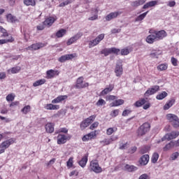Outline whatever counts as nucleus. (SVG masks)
<instances>
[{
	"instance_id": "nucleus-1",
	"label": "nucleus",
	"mask_w": 179,
	"mask_h": 179,
	"mask_svg": "<svg viewBox=\"0 0 179 179\" xmlns=\"http://www.w3.org/2000/svg\"><path fill=\"white\" fill-rule=\"evenodd\" d=\"M150 34L146 38V42L148 44H153L156 41H160L165 37H167V32L164 30L161 31H150Z\"/></svg>"
},
{
	"instance_id": "nucleus-2",
	"label": "nucleus",
	"mask_w": 179,
	"mask_h": 179,
	"mask_svg": "<svg viewBox=\"0 0 179 179\" xmlns=\"http://www.w3.org/2000/svg\"><path fill=\"white\" fill-rule=\"evenodd\" d=\"M90 171H94L96 174H99L103 171V169L101 168L100 165L99 164V161L94 159L90 162Z\"/></svg>"
},
{
	"instance_id": "nucleus-3",
	"label": "nucleus",
	"mask_w": 179,
	"mask_h": 179,
	"mask_svg": "<svg viewBox=\"0 0 179 179\" xmlns=\"http://www.w3.org/2000/svg\"><path fill=\"white\" fill-rule=\"evenodd\" d=\"M13 143H15L14 138H9L8 140L3 141L0 144V155L5 153V151L9 148V146H10V145H13Z\"/></svg>"
},
{
	"instance_id": "nucleus-4",
	"label": "nucleus",
	"mask_w": 179,
	"mask_h": 179,
	"mask_svg": "<svg viewBox=\"0 0 179 179\" xmlns=\"http://www.w3.org/2000/svg\"><path fill=\"white\" fill-rule=\"evenodd\" d=\"M166 118L168 120H169L173 128L179 127V118L177 115L169 113L166 115Z\"/></svg>"
},
{
	"instance_id": "nucleus-5",
	"label": "nucleus",
	"mask_w": 179,
	"mask_h": 179,
	"mask_svg": "<svg viewBox=\"0 0 179 179\" xmlns=\"http://www.w3.org/2000/svg\"><path fill=\"white\" fill-rule=\"evenodd\" d=\"M150 129V124L148 122L143 123L138 129V136H143L146 134V132L149 131Z\"/></svg>"
},
{
	"instance_id": "nucleus-6",
	"label": "nucleus",
	"mask_w": 179,
	"mask_h": 179,
	"mask_svg": "<svg viewBox=\"0 0 179 179\" xmlns=\"http://www.w3.org/2000/svg\"><path fill=\"white\" fill-rule=\"evenodd\" d=\"M179 136V131H173L171 133H168L164 135L162 138V142H164V141H171L172 139H176V138Z\"/></svg>"
},
{
	"instance_id": "nucleus-7",
	"label": "nucleus",
	"mask_w": 179,
	"mask_h": 179,
	"mask_svg": "<svg viewBox=\"0 0 179 179\" xmlns=\"http://www.w3.org/2000/svg\"><path fill=\"white\" fill-rule=\"evenodd\" d=\"M78 57V55L76 53H72V54H69V55H64L60 57L58 59L59 62L64 63L66 61H69L71 59H73V58H76Z\"/></svg>"
},
{
	"instance_id": "nucleus-8",
	"label": "nucleus",
	"mask_w": 179,
	"mask_h": 179,
	"mask_svg": "<svg viewBox=\"0 0 179 179\" xmlns=\"http://www.w3.org/2000/svg\"><path fill=\"white\" fill-rule=\"evenodd\" d=\"M160 90V87L159 85H154L151 88H149L144 94V96L145 97H148L149 96H152V94H155L157 92H159Z\"/></svg>"
},
{
	"instance_id": "nucleus-9",
	"label": "nucleus",
	"mask_w": 179,
	"mask_h": 179,
	"mask_svg": "<svg viewBox=\"0 0 179 179\" xmlns=\"http://www.w3.org/2000/svg\"><path fill=\"white\" fill-rule=\"evenodd\" d=\"M84 79L85 78L83 77H80L77 79L76 85V87L77 89H83L89 86V83H83Z\"/></svg>"
},
{
	"instance_id": "nucleus-10",
	"label": "nucleus",
	"mask_w": 179,
	"mask_h": 179,
	"mask_svg": "<svg viewBox=\"0 0 179 179\" xmlns=\"http://www.w3.org/2000/svg\"><path fill=\"white\" fill-rule=\"evenodd\" d=\"M122 12L121 11H115L112 12L109 14H108L106 17L105 19L106 22H110V20H113V19H116V17H118L120 15H122Z\"/></svg>"
},
{
	"instance_id": "nucleus-11",
	"label": "nucleus",
	"mask_w": 179,
	"mask_h": 179,
	"mask_svg": "<svg viewBox=\"0 0 179 179\" xmlns=\"http://www.w3.org/2000/svg\"><path fill=\"white\" fill-rule=\"evenodd\" d=\"M68 139H71V137L65 134H59L57 136V145H64V143H66Z\"/></svg>"
},
{
	"instance_id": "nucleus-12",
	"label": "nucleus",
	"mask_w": 179,
	"mask_h": 179,
	"mask_svg": "<svg viewBox=\"0 0 179 179\" xmlns=\"http://www.w3.org/2000/svg\"><path fill=\"white\" fill-rule=\"evenodd\" d=\"M82 36H83V34H82V32H78L74 36H72L71 38H70L66 42L67 45H71L73 44L75 41H78V40H79V38H80Z\"/></svg>"
},
{
	"instance_id": "nucleus-13",
	"label": "nucleus",
	"mask_w": 179,
	"mask_h": 179,
	"mask_svg": "<svg viewBox=\"0 0 179 179\" xmlns=\"http://www.w3.org/2000/svg\"><path fill=\"white\" fill-rule=\"evenodd\" d=\"M43 47H45V44L43 43H38L31 45L27 48V50H30L31 51H36L37 50H40V48H43Z\"/></svg>"
},
{
	"instance_id": "nucleus-14",
	"label": "nucleus",
	"mask_w": 179,
	"mask_h": 179,
	"mask_svg": "<svg viewBox=\"0 0 179 179\" xmlns=\"http://www.w3.org/2000/svg\"><path fill=\"white\" fill-rule=\"evenodd\" d=\"M55 75H59V71L57 70L50 69L46 71V79H52Z\"/></svg>"
},
{
	"instance_id": "nucleus-15",
	"label": "nucleus",
	"mask_w": 179,
	"mask_h": 179,
	"mask_svg": "<svg viewBox=\"0 0 179 179\" xmlns=\"http://www.w3.org/2000/svg\"><path fill=\"white\" fill-rule=\"evenodd\" d=\"M66 99H68L67 95H60L52 100V104H58L59 103H62V101H64V100H66Z\"/></svg>"
},
{
	"instance_id": "nucleus-16",
	"label": "nucleus",
	"mask_w": 179,
	"mask_h": 179,
	"mask_svg": "<svg viewBox=\"0 0 179 179\" xmlns=\"http://www.w3.org/2000/svg\"><path fill=\"white\" fill-rule=\"evenodd\" d=\"M123 169L129 173H132V171H136V170H138V167L130 164H124Z\"/></svg>"
},
{
	"instance_id": "nucleus-17",
	"label": "nucleus",
	"mask_w": 179,
	"mask_h": 179,
	"mask_svg": "<svg viewBox=\"0 0 179 179\" xmlns=\"http://www.w3.org/2000/svg\"><path fill=\"white\" fill-rule=\"evenodd\" d=\"M139 163L141 166H146L149 163V155H143L139 160Z\"/></svg>"
},
{
	"instance_id": "nucleus-18",
	"label": "nucleus",
	"mask_w": 179,
	"mask_h": 179,
	"mask_svg": "<svg viewBox=\"0 0 179 179\" xmlns=\"http://www.w3.org/2000/svg\"><path fill=\"white\" fill-rule=\"evenodd\" d=\"M92 15H94L89 17L88 20H97V19L99 18V9L98 8H92Z\"/></svg>"
},
{
	"instance_id": "nucleus-19",
	"label": "nucleus",
	"mask_w": 179,
	"mask_h": 179,
	"mask_svg": "<svg viewBox=\"0 0 179 179\" xmlns=\"http://www.w3.org/2000/svg\"><path fill=\"white\" fill-rule=\"evenodd\" d=\"M54 22H55V18H54V17H49L45 19V20L43 22V24H45V26H48V27H50L52 26Z\"/></svg>"
},
{
	"instance_id": "nucleus-20",
	"label": "nucleus",
	"mask_w": 179,
	"mask_h": 179,
	"mask_svg": "<svg viewBox=\"0 0 179 179\" xmlns=\"http://www.w3.org/2000/svg\"><path fill=\"white\" fill-rule=\"evenodd\" d=\"M45 131L48 134L54 132V123L48 122L45 125Z\"/></svg>"
},
{
	"instance_id": "nucleus-21",
	"label": "nucleus",
	"mask_w": 179,
	"mask_h": 179,
	"mask_svg": "<svg viewBox=\"0 0 179 179\" xmlns=\"http://www.w3.org/2000/svg\"><path fill=\"white\" fill-rule=\"evenodd\" d=\"M45 110H59V105H54L52 103H48L44 105Z\"/></svg>"
},
{
	"instance_id": "nucleus-22",
	"label": "nucleus",
	"mask_w": 179,
	"mask_h": 179,
	"mask_svg": "<svg viewBox=\"0 0 179 179\" xmlns=\"http://www.w3.org/2000/svg\"><path fill=\"white\" fill-rule=\"evenodd\" d=\"M173 148H176L174 141H171L163 148V150L164 152H167L168 150H171V149H173Z\"/></svg>"
},
{
	"instance_id": "nucleus-23",
	"label": "nucleus",
	"mask_w": 179,
	"mask_h": 179,
	"mask_svg": "<svg viewBox=\"0 0 179 179\" xmlns=\"http://www.w3.org/2000/svg\"><path fill=\"white\" fill-rule=\"evenodd\" d=\"M116 76H121L122 75V64H117L115 69Z\"/></svg>"
},
{
	"instance_id": "nucleus-24",
	"label": "nucleus",
	"mask_w": 179,
	"mask_h": 179,
	"mask_svg": "<svg viewBox=\"0 0 179 179\" xmlns=\"http://www.w3.org/2000/svg\"><path fill=\"white\" fill-rule=\"evenodd\" d=\"M87 157H89V155L86 154L82 159L81 160L79 161L78 164L80 167H85L86 164H87Z\"/></svg>"
},
{
	"instance_id": "nucleus-25",
	"label": "nucleus",
	"mask_w": 179,
	"mask_h": 179,
	"mask_svg": "<svg viewBox=\"0 0 179 179\" xmlns=\"http://www.w3.org/2000/svg\"><path fill=\"white\" fill-rule=\"evenodd\" d=\"M113 89H114V86L113 85H109L108 87L105 88L100 93V96H106V94H108L110 92H113Z\"/></svg>"
},
{
	"instance_id": "nucleus-26",
	"label": "nucleus",
	"mask_w": 179,
	"mask_h": 179,
	"mask_svg": "<svg viewBox=\"0 0 179 179\" xmlns=\"http://www.w3.org/2000/svg\"><path fill=\"white\" fill-rule=\"evenodd\" d=\"M146 2V0H136L131 3V6L133 8H138V6H141V5H143Z\"/></svg>"
},
{
	"instance_id": "nucleus-27",
	"label": "nucleus",
	"mask_w": 179,
	"mask_h": 179,
	"mask_svg": "<svg viewBox=\"0 0 179 179\" xmlns=\"http://www.w3.org/2000/svg\"><path fill=\"white\" fill-rule=\"evenodd\" d=\"M157 5V1H151L146 3L143 6V9H148V8H153V6H156Z\"/></svg>"
},
{
	"instance_id": "nucleus-28",
	"label": "nucleus",
	"mask_w": 179,
	"mask_h": 179,
	"mask_svg": "<svg viewBox=\"0 0 179 179\" xmlns=\"http://www.w3.org/2000/svg\"><path fill=\"white\" fill-rule=\"evenodd\" d=\"M123 103H124V100L117 99V100H115V101L112 102L110 104V107H118V106H122Z\"/></svg>"
},
{
	"instance_id": "nucleus-29",
	"label": "nucleus",
	"mask_w": 179,
	"mask_h": 179,
	"mask_svg": "<svg viewBox=\"0 0 179 179\" xmlns=\"http://www.w3.org/2000/svg\"><path fill=\"white\" fill-rule=\"evenodd\" d=\"M20 69H21L20 66H15L8 69L7 72L8 73H10V74L19 73V72H20Z\"/></svg>"
},
{
	"instance_id": "nucleus-30",
	"label": "nucleus",
	"mask_w": 179,
	"mask_h": 179,
	"mask_svg": "<svg viewBox=\"0 0 179 179\" xmlns=\"http://www.w3.org/2000/svg\"><path fill=\"white\" fill-rule=\"evenodd\" d=\"M65 34H66V29H62L57 31L56 37H57V38H61V37H64Z\"/></svg>"
},
{
	"instance_id": "nucleus-31",
	"label": "nucleus",
	"mask_w": 179,
	"mask_h": 179,
	"mask_svg": "<svg viewBox=\"0 0 179 179\" xmlns=\"http://www.w3.org/2000/svg\"><path fill=\"white\" fill-rule=\"evenodd\" d=\"M174 103H176V100L174 99H171L169 102H167L164 106V110H169L171 107H173L174 106Z\"/></svg>"
},
{
	"instance_id": "nucleus-32",
	"label": "nucleus",
	"mask_w": 179,
	"mask_h": 179,
	"mask_svg": "<svg viewBox=\"0 0 179 179\" xmlns=\"http://www.w3.org/2000/svg\"><path fill=\"white\" fill-rule=\"evenodd\" d=\"M113 138H105L104 140L100 141L101 145H102V146H106L107 145H110L112 142H113Z\"/></svg>"
},
{
	"instance_id": "nucleus-33",
	"label": "nucleus",
	"mask_w": 179,
	"mask_h": 179,
	"mask_svg": "<svg viewBox=\"0 0 179 179\" xmlns=\"http://www.w3.org/2000/svg\"><path fill=\"white\" fill-rule=\"evenodd\" d=\"M148 13H149V11H147L145 13H143V14H141L136 18V22H142L145 17H146Z\"/></svg>"
},
{
	"instance_id": "nucleus-34",
	"label": "nucleus",
	"mask_w": 179,
	"mask_h": 179,
	"mask_svg": "<svg viewBox=\"0 0 179 179\" xmlns=\"http://www.w3.org/2000/svg\"><path fill=\"white\" fill-rule=\"evenodd\" d=\"M45 82H46L45 79L38 80L33 83V86L34 87H37V86H41V85H44Z\"/></svg>"
},
{
	"instance_id": "nucleus-35",
	"label": "nucleus",
	"mask_w": 179,
	"mask_h": 179,
	"mask_svg": "<svg viewBox=\"0 0 179 179\" xmlns=\"http://www.w3.org/2000/svg\"><path fill=\"white\" fill-rule=\"evenodd\" d=\"M146 103V99H142L141 100L137 101L135 103L134 106L135 107H142L143 104Z\"/></svg>"
},
{
	"instance_id": "nucleus-36",
	"label": "nucleus",
	"mask_w": 179,
	"mask_h": 179,
	"mask_svg": "<svg viewBox=\"0 0 179 179\" xmlns=\"http://www.w3.org/2000/svg\"><path fill=\"white\" fill-rule=\"evenodd\" d=\"M24 3L27 6H36L35 0H24Z\"/></svg>"
},
{
	"instance_id": "nucleus-37",
	"label": "nucleus",
	"mask_w": 179,
	"mask_h": 179,
	"mask_svg": "<svg viewBox=\"0 0 179 179\" xmlns=\"http://www.w3.org/2000/svg\"><path fill=\"white\" fill-rule=\"evenodd\" d=\"M30 110H31V107L30 106L27 105V106H25L21 110V113H22V114H24L26 115L28 113H30Z\"/></svg>"
},
{
	"instance_id": "nucleus-38",
	"label": "nucleus",
	"mask_w": 179,
	"mask_h": 179,
	"mask_svg": "<svg viewBox=\"0 0 179 179\" xmlns=\"http://www.w3.org/2000/svg\"><path fill=\"white\" fill-rule=\"evenodd\" d=\"M98 44H99V42L97 39L95 38L94 39L89 42V48H92V47H96V45H98Z\"/></svg>"
},
{
	"instance_id": "nucleus-39",
	"label": "nucleus",
	"mask_w": 179,
	"mask_h": 179,
	"mask_svg": "<svg viewBox=\"0 0 179 179\" xmlns=\"http://www.w3.org/2000/svg\"><path fill=\"white\" fill-rule=\"evenodd\" d=\"M15 97H16V95L14 93H11L6 96V101H13Z\"/></svg>"
},
{
	"instance_id": "nucleus-40",
	"label": "nucleus",
	"mask_w": 179,
	"mask_h": 179,
	"mask_svg": "<svg viewBox=\"0 0 179 179\" xmlns=\"http://www.w3.org/2000/svg\"><path fill=\"white\" fill-rule=\"evenodd\" d=\"M157 160H159V153L154 152L152 157L151 158L152 163H157Z\"/></svg>"
},
{
	"instance_id": "nucleus-41",
	"label": "nucleus",
	"mask_w": 179,
	"mask_h": 179,
	"mask_svg": "<svg viewBox=\"0 0 179 179\" xmlns=\"http://www.w3.org/2000/svg\"><path fill=\"white\" fill-rule=\"evenodd\" d=\"M166 97H167V92H162L161 94H158L156 96V99L157 100H163V99H166Z\"/></svg>"
},
{
	"instance_id": "nucleus-42",
	"label": "nucleus",
	"mask_w": 179,
	"mask_h": 179,
	"mask_svg": "<svg viewBox=\"0 0 179 179\" xmlns=\"http://www.w3.org/2000/svg\"><path fill=\"white\" fill-rule=\"evenodd\" d=\"M114 132H117V128L115 127H110L108 129H107L106 130V135H113V134H114Z\"/></svg>"
},
{
	"instance_id": "nucleus-43",
	"label": "nucleus",
	"mask_w": 179,
	"mask_h": 179,
	"mask_svg": "<svg viewBox=\"0 0 179 179\" xmlns=\"http://www.w3.org/2000/svg\"><path fill=\"white\" fill-rule=\"evenodd\" d=\"M6 17H7L8 22H9L10 23H13L15 22H16V17H13V15H12V14H8Z\"/></svg>"
},
{
	"instance_id": "nucleus-44",
	"label": "nucleus",
	"mask_w": 179,
	"mask_h": 179,
	"mask_svg": "<svg viewBox=\"0 0 179 179\" xmlns=\"http://www.w3.org/2000/svg\"><path fill=\"white\" fill-rule=\"evenodd\" d=\"M101 54H103V55H105V57H107L108 55H110V54H111V50H110V48L103 49L101 51Z\"/></svg>"
},
{
	"instance_id": "nucleus-45",
	"label": "nucleus",
	"mask_w": 179,
	"mask_h": 179,
	"mask_svg": "<svg viewBox=\"0 0 179 179\" xmlns=\"http://www.w3.org/2000/svg\"><path fill=\"white\" fill-rule=\"evenodd\" d=\"M89 125H90V124L86 121V120H85L80 124V129L82 130L86 129V128H87V127H89Z\"/></svg>"
},
{
	"instance_id": "nucleus-46",
	"label": "nucleus",
	"mask_w": 179,
	"mask_h": 179,
	"mask_svg": "<svg viewBox=\"0 0 179 179\" xmlns=\"http://www.w3.org/2000/svg\"><path fill=\"white\" fill-rule=\"evenodd\" d=\"M66 166L68 169H71L73 166V157H70L66 162Z\"/></svg>"
},
{
	"instance_id": "nucleus-47",
	"label": "nucleus",
	"mask_w": 179,
	"mask_h": 179,
	"mask_svg": "<svg viewBox=\"0 0 179 179\" xmlns=\"http://www.w3.org/2000/svg\"><path fill=\"white\" fill-rule=\"evenodd\" d=\"M13 38L11 36L10 39H0V45L2 44H6V43H12Z\"/></svg>"
},
{
	"instance_id": "nucleus-48",
	"label": "nucleus",
	"mask_w": 179,
	"mask_h": 179,
	"mask_svg": "<svg viewBox=\"0 0 179 179\" xmlns=\"http://www.w3.org/2000/svg\"><path fill=\"white\" fill-rule=\"evenodd\" d=\"M167 64H162L157 66V69H158V71H166V69H167Z\"/></svg>"
},
{
	"instance_id": "nucleus-49",
	"label": "nucleus",
	"mask_w": 179,
	"mask_h": 179,
	"mask_svg": "<svg viewBox=\"0 0 179 179\" xmlns=\"http://www.w3.org/2000/svg\"><path fill=\"white\" fill-rule=\"evenodd\" d=\"M162 54L161 51H155L150 54L151 58H159V55Z\"/></svg>"
},
{
	"instance_id": "nucleus-50",
	"label": "nucleus",
	"mask_w": 179,
	"mask_h": 179,
	"mask_svg": "<svg viewBox=\"0 0 179 179\" xmlns=\"http://www.w3.org/2000/svg\"><path fill=\"white\" fill-rule=\"evenodd\" d=\"M68 134V129L63 127L56 130L55 134Z\"/></svg>"
},
{
	"instance_id": "nucleus-51",
	"label": "nucleus",
	"mask_w": 179,
	"mask_h": 179,
	"mask_svg": "<svg viewBox=\"0 0 179 179\" xmlns=\"http://www.w3.org/2000/svg\"><path fill=\"white\" fill-rule=\"evenodd\" d=\"M118 114H120V110L118 109H115V110H113L110 115V117H112L113 118H115V117H117L118 115Z\"/></svg>"
},
{
	"instance_id": "nucleus-52",
	"label": "nucleus",
	"mask_w": 179,
	"mask_h": 179,
	"mask_svg": "<svg viewBox=\"0 0 179 179\" xmlns=\"http://www.w3.org/2000/svg\"><path fill=\"white\" fill-rule=\"evenodd\" d=\"M94 120H96V115H93L90 116L89 117H87V119H85V120L90 124H92V122H93V121H94Z\"/></svg>"
},
{
	"instance_id": "nucleus-53",
	"label": "nucleus",
	"mask_w": 179,
	"mask_h": 179,
	"mask_svg": "<svg viewBox=\"0 0 179 179\" xmlns=\"http://www.w3.org/2000/svg\"><path fill=\"white\" fill-rule=\"evenodd\" d=\"M150 150V148L149 146H144L141 149V153L144 155V153H148Z\"/></svg>"
},
{
	"instance_id": "nucleus-54",
	"label": "nucleus",
	"mask_w": 179,
	"mask_h": 179,
	"mask_svg": "<svg viewBox=\"0 0 179 179\" xmlns=\"http://www.w3.org/2000/svg\"><path fill=\"white\" fill-rule=\"evenodd\" d=\"M129 144H128V143H120V147L119 149H120V150H124L125 149H128V146Z\"/></svg>"
},
{
	"instance_id": "nucleus-55",
	"label": "nucleus",
	"mask_w": 179,
	"mask_h": 179,
	"mask_svg": "<svg viewBox=\"0 0 179 179\" xmlns=\"http://www.w3.org/2000/svg\"><path fill=\"white\" fill-rule=\"evenodd\" d=\"M120 51V49L117 48H110V54H115L116 55H118Z\"/></svg>"
},
{
	"instance_id": "nucleus-56",
	"label": "nucleus",
	"mask_w": 179,
	"mask_h": 179,
	"mask_svg": "<svg viewBox=\"0 0 179 179\" xmlns=\"http://www.w3.org/2000/svg\"><path fill=\"white\" fill-rule=\"evenodd\" d=\"M104 34H99L96 38V41H98V43H99V44H100V43L101 42V41H103V40H104Z\"/></svg>"
},
{
	"instance_id": "nucleus-57",
	"label": "nucleus",
	"mask_w": 179,
	"mask_h": 179,
	"mask_svg": "<svg viewBox=\"0 0 179 179\" xmlns=\"http://www.w3.org/2000/svg\"><path fill=\"white\" fill-rule=\"evenodd\" d=\"M129 52H130L129 48H125L124 49H122L121 55H128V54H129Z\"/></svg>"
},
{
	"instance_id": "nucleus-58",
	"label": "nucleus",
	"mask_w": 179,
	"mask_h": 179,
	"mask_svg": "<svg viewBox=\"0 0 179 179\" xmlns=\"http://www.w3.org/2000/svg\"><path fill=\"white\" fill-rule=\"evenodd\" d=\"M99 127V122H94L92 124L90 125V129L93 131L94 129H96Z\"/></svg>"
},
{
	"instance_id": "nucleus-59",
	"label": "nucleus",
	"mask_w": 179,
	"mask_h": 179,
	"mask_svg": "<svg viewBox=\"0 0 179 179\" xmlns=\"http://www.w3.org/2000/svg\"><path fill=\"white\" fill-rule=\"evenodd\" d=\"M106 104V101L103 99H99V101L96 102V106H100Z\"/></svg>"
},
{
	"instance_id": "nucleus-60",
	"label": "nucleus",
	"mask_w": 179,
	"mask_h": 179,
	"mask_svg": "<svg viewBox=\"0 0 179 179\" xmlns=\"http://www.w3.org/2000/svg\"><path fill=\"white\" fill-rule=\"evenodd\" d=\"M178 156H179V153L178 152H174L171 155V160H176V159H177V157H178Z\"/></svg>"
},
{
	"instance_id": "nucleus-61",
	"label": "nucleus",
	"mask_w": 179,
	"mask_h": 179,
	"mask_svg": "<svg viewBox=\"0 0 179 179\" xmlns=\"http://www.w3.org/2000/svg\"><path fill=\"white\" fill-rule=\"evenodd\" d=\"M117 99V96L114 95H110L106 97V99L108 100L109 101H113Z\"/></svg>"
},
{
	"instance_id": "nucleus-62",
	"label": "nucleus",
	"mask_w": 179,
	"mask_h": 179,
	"mask_svg": "<svg viewBox=\"0 0 179 179\" xmlns=\"http://www.w3.org/2000/svg\"><path fill=\"white\" fill-rule=\"evenodd\" d=\"M131 111L130 110L126 109L123 111L122 115L123 117H127L129 114H131Z\"/></svg>"
},
{
	"instance_id": "nucleus-63",
	"label": "nucleus",
	"mask_w": 179,
	"mask_h": 179,
	"mask_svg": "<svg viewBox=\"0 0 179 179\" xmlns=\"http://www.w3.org/2000/svg\"><path fill=\"white\" fill-rule=\"evenodd\" d=\"M96 131H91L90 134H88V136H90V139H93L94 136H96Z\"/></svg>"
},
{
	"instance_id": "nucleus-64",
	"label": "nucleus",
	"mask_w": 179,
	"mask_h": 179,
	"mask_svg": "<svg viewBox=\"0 0 179 179\" xmlns=\"http://www.w3.org/2000/svg\"><path fill=\"white\" fill-rule=\"evenodd\" d=\"M138 179H150V178L149 177V176H148V174L144 173L143 175H141Z\"/></svg>"
}]
</instances>
